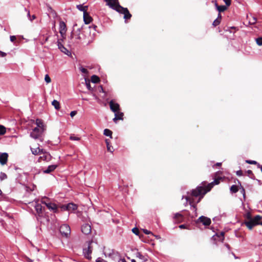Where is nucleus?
Wrapping results in <instances>:
<instances>
[{
  "mask_svg": "<svg viewBox=\"0 0 262 262\" xmlns=\"http://www.w3.org/2000/svg\"><path fill=\"white\" fill-rule=\"evenodd\" d=\"M32 122L36 126L30 133V136L35 139H38L46 130V125L41 120L39 119H36L35 121H32Z\"/></svg>",
  "mask_w": 262,
  "mask_h": 262,
  "instance_id": "obj_1",
  "label": "nucleus"
},
{
  "mask_svg": "<svg viewBox=\"0 0 262 262\" xmlns=\"http://www.w3.org/2000/svg\"><path fill=\"white\" fill-rule=\"evenodd\" d=\"M107 5L117 10L118 12L124 14V19H129L132 15L127 8H124L118 4V0H105Z\"/></svg>",
  "mask_w": 262,
  "mask_h": 262,
  "instance_id": "obj_2",
  "label": "nucleus"
},
{
  "mask_svg": "<svg viewBox=\"0 0 262 262\" xmlns=\"http://www.w3.org/2000/svg\"><path fill=\"white\" fill-rule=\"evenodd\" d=\"M219 180H215L213 182L208 185L207 190H206L203 187H198L195 189L193 190L192 191V194L194 196H201L203 198V195L207 192L209 191L211 187L214 184H218L219 183Z\"/></svg>",
  "mask_w": 262,
  "mask_h": 262,
  "instance_id": "obj_3",
  "label": "nucleus"
},
{
  "mask_svg": "<svg viewBox=\"0 0 262 262\" xmlns=\"http://www.w3.org/2000/svg\"><path fill=\"white\" fill-rule=\"evenodd\" d=\"M262 219V217L259 215H257L251 220V221H246L244 224L247 228L251 230L255 226L260 224L259 221Z\"/></svg>",
  "mask_w": 262,
  "mask_h": 262,
  "instance_id": "obj_4",
  "label": "nucleus"
},
{
  "mask_svg": "<svg viewBox=\"0 0 262 262\" xmlns=\"http://www.w3.org/2000/svg\"><path fill=\"white\" fill-rule=\"evenodd\" d=\"M41 202L42 204H45L49 210H51L55 212L57 211V206L55 204L49 202V201L47 198H42L41 199Z\"/></svg>",
  "mask_w": 262,
  "mask_h": 262,
  "instance_id": "obj_5",
  "label": "nucleus"
},
{
  "mask_svg": "<svg viewBox=\"0 0 262 262\" xmlns=\"http://www.w3.org/2000/svg\"><path fill=\"white\" fill-rule=\"evenodd\" d=\"M92 242H89L88 243V247L83 249V254L85 257L88 259H91V254L93 250V247L92 246Z\"/></svg>",
  "mask_w": 262,
  "mask_h": 262,
  "instance_id": "obj_6",
  "label": "nucleus"
},
{
  "mask_svg": "<svg viewBox=\"0 0 262 262\" xmlns=\"http://www.w3.org/2000/svg\"><path fill=\"white\" fill-rule=\"evenodd\" d=\"M60 232L63 235L68 236L71 232V229L69 225L64 224L60 227Z\"/></svg>",
  "mask_w": 262,
  "mask_h": 262,
  "instance_id": "obj_7",
  "label": "nucleus"
},
{
  "mask_svg": "<svg viewBox=\"0 0 262 262\" xmlns=\"http://www.w3.org/2000/svg\"><path fill=\"white\" fill-rule=\"evenodd\" d=\"M39 155L40 156L38 159L39 162H48L51 159V156L48 152L41 151Z\"/></svg>",
  "mask_w": 262,
  "mask_h": 262,
  "instance_id": "obj_8",
  "label": "nucleus"
},
{
  "mask_svg": "<svg viewBox=\"0 0 262 262\" xmlns=\"http://www.w3.org/2000/svg\"><path fill=\"white\" fill-rule=\"evenodd\" d=\"M62 209L64 210H68L69 211H73L77 209V206L73 203H69L66 205L61 206Z\"/></svg>",
  "mask_w": 262,
  "mask_h": 262,
  "instance_id": "obj_9",
  "label": "nucleus"
},
{
  "mask_svg": "<svg viewBox=\"0 0 262 262\" xmlns=\"http://www.w3.org/2000/svg\"><path fill=\"white\" fill-rule=\"evenodd\" d=\"M66 31L67 28L65 23L63 21H60L59 23V33L62 38H64Z\"/></svg>",
  "mask_w": 262,
  "mask_h": 262,
  "instance_id": "obj_10",
  "label": "nucleus"
},
{
  "mask_svg": "<svg viewBox=\"0 0 262 262\" xmlns=\"http://www.w3.org/2000/svg\"><path fill=\"white\" fill-rule=\"evenodd\" d=\"M81 231L85 234H89L91 232V226L89 224H84L81 226Z\"/></svg>",
  "mask_w": 262,
  "mask_h": 262,
  "instance_id": "obj_11",
  "label": "nucleus"
},
{
  "mask_svg": "<svg viewBox=\"0 0 262 262\" xmlns=\"http://www.w3.org/2000/svg\"><path fill=\"white\" fill-rule=\"evenodd\" d=\"M198 222L202 223L205 226H208L211 223V220L208 217L202 216L199 218Z\"/></svg>",
  "mask_w": 262,
  "mask_h": 262,
  "instance_id": "obj_12",
  "label": "nucleus"
},
{
  "mask_svg": "<svg viewBox=\"0 0 262 262\" xmlns=\"http://www.w3.org/2000/svg\"><path fill=\"white\" fill-rule=\"evenodd\" d=\"M110 106L111 110L114 113H116L119 110V105L118 103H115L113 100H111L110 102Z\"/></svg>",
  "mask_w": 262,
  "mask_h": 262,
  "instance_id": "obj_13",
  "label": "nucleus"
},
{
  "mask_svg": "<svg viewBox=\"0 0 262 262\" xmlns=\"http://www.w3.org/2000/svg\"><path fill=\"white\" fill-rule=\"evenodd\" d=\"M8 155L7 153H0V163L2 165L6 164L8 160Z\"/></svg>",
  "mask_w": 262,
  "mask_h": 262,
  "instance_id": "obj_14",
  "label": "nucleus"
},
{
  "mask_svg": "<svg viewBox=\"0 0 262 262\" xmlns=\"http://www.w3.org/2000/svg\"><path fill=\"white\" fill-rule=\"evenodd\" d=\"M115 117L113 119L114 122H116V121L118 120H122L123 119V114L121 112L118 111L115 113Z\"/></svg>",
  "mask_w": 262,
  "mask_h": 262,
  "instance_id": "obj_15",
  "label": "nucleus"
},
{
  "mask_svg": "<svg viewBox=\"0 0 262 262\" xmlns=\"http://www.w3.org/2000/svg\"><path fill=\"white\" fill-rule=\"evenodd\" d=\"M83 19L86 24H89L92 21V18L86 12L83 14Z\"/></svg>",
  "mask_w": 262,
  "mask_h": 262,
  "instance_id": "obj_16",
  "label": "nucleus"
},
{
  "mask_svg": "<svg viewBox=\"0 0 262 262\" xmlns=\"http://www.w3.org/2000/svg\"><path fill=\"white\" fill-rule=\"evenodd\" d=\"M58 48L60 51L67 55H69L70 52L59 41H58Z\"/></svg>",
  "mask_w": 262,
  "mask_h": 262,
  "instance_id": "obj_17",
  "label": "nucleus"
},
{
  "mask_svg": "<svg viewBox=\"0 0 262 262\" xmlns=\"http://www.w3.org/2000/svg\"><path fill=\"white\" fill-rule=\"evenodd\" d=\"M57 167L56 165H51L48 167V168L43 170V172L45 173H49L54 171Z\"/></svg>",
  "mask_w": 262,
  "mask_h": 262,
  "instance_id": "obj_18",
  "label": "nucleus"
},
{
  "mask_svg": "<svg viewBox=\"0 0 262 262\" xmlns=\"http://www.w3.org/2000/svg\"><path fill=\"white\" fill-rule=\"evenodd\" d=\"M31 149L33 155H40V154L42 151L39 147H31Z\"/></svg>",
  "mask_w": 262,
  "mask_h": 262,
  "instance_id": "obj_19",
  "label": "nucleus"
},
{
  "mask_svg": "<svg viewBox=\"0 0 262 262\" xmlns=\"http://www.w3.org/2000/svg\"><path fill=\"white\" fill-rule=\"evenodd\" d=\"M76 7L79 10L82 11L83 14L87 12L88 6H83L82 5H77Z\"/></svg>",
  "mask_w": 262,
  "mask_h": 262,
  "instance_id": "obj_20",
  "label": "nucleus"
},
{
  "mask_svg": "<svg viewBox=\"0 0 262 262\" xmlns=\"http://www.w3.org/2000/svg\"><path fill=\"white\" fill-rule=\"evenodd\" d=\"M52 105L54 107V108L56 110H59L60 108V105L59 102L56 100H54L52 102Z\"/></svg>",
  "mask_w": 262,
  "mask_h": 262,
  "instance_id": "obj_21",
  "label": "nucleus"
},
{
  "mask_svg": "<svg viewBox=\"0 0 262 262\" xmlns=\"http://www.w3.org/2000/svg\"><path fill=\"white\" fill-rule=\"evenodd\" d=\"M35 210L37 213L41 214L42 212V206L40 204H37L35 206Z\"/></svg>",
  "mask_w": 262,
  "mask_h": 262,
  "instance_id": "obj_22",
  "label": "nucleus"
},
{
  "mask_svg": "<svg viewBox=\"0 0 262 262\" xmlns=\"http://www.w3.org/2000/svg\"><path fill=\"white\" fill-rule=\"evenodd\" d=\"M221 14H219V16L217 17V18L214 20V21L213 22V24L212 25L214 26H217V25H219L221 22Z\"/></svg>",
  "mask_w": 262,
  "mask_h": 262,
  "instance_id": "obj_23",
  "label": "nucleus"
},
{
  "mask_svg": "<svg viewBox=\"0 0 262 262\" xmlns=\"http://www.w3.org/2000/svg\"><path fill=\"white\" fill-rule=\"evenodd\" d=\"M136 255L137 257L139 258V259L142 260L144 261H146L147 260V258L140 252H137Z\"/></svg>",
  "mask_w": 262,
  "mask_h": 262,
  "instance_id": "obj_24",
  "label": "nucleus"
},
{
  "mask_svg": "<svg viewBox=\"0 0 262 262\" xmlns=\"http://www.w3.org/2000/svg\"><path fill=\"white\" fill-rule=\"evenodd\" d=\"M104 135L106 136L110 137L111 138H112V132L108 129H105L104 130Z\"/></svg>",
  "mask_w": 262,
  "mask_h": 262,
  "instance_id": "obj_25",
  "label": "nucleus"
},
{
  "mask_svg": "<svg viewBox=\"0 0 262 262\" xmlns=\"http://www.w3.org/2000/svg\"><path fill=\"white\" fill-rule=\"evenodd\" d=\"M216 7L217 10L220 12H223L225 10H226L227 9V7L225 6H218V5H217V4H216Z\"/></svg>",
  "mask_w": 262,
  "mask_h": 262,
  "instance_id": "obj_26",
  "label": "nucleus"
},
{
  "mask_svg": "<svg viewBox=\"0 0 262 262\" xmlns=\"http://www.w3.org/2000/svg\"><path fill=\"white\" fill-rule=\"evenodd\" d=\"M91 81L92 82L96 83L99 81V78L96 75H93L91 77Z\"/></svg>",
  "mask_w": 262,
  "mask_h": 262,
  "instance_id": "obj_27",
  "label": "nucleus"
},
{
  "mask_svg": "<svg viewBox=\"0 0 262 262\" xmlns=\"http://www.w3.org/2000/svg\"><path fill=\"white\" fill-rule=\"evenodd\" d=\"M105 142H106V144L107 150L108 151H110V152H113V150H112V148H113L110 145V140L108 139H106L105 140Z\"/></svg>",
  "mask_w": 262,
  "mask_h": 262,
  "instance_id": "obj_28",
  "label": "nucleus"
},
{
  "mask_svg": "<svg viewBox=\"0 0 262 262\" xmlns=\"http://www.w3.org/2000/svg\"><path fill=\"white\" fill-rule=\"evenodd\" d=\"M6 132V127L2 125H0V135H4Z\"/></svg>",
  "mask_w": 262,
  "mask_h": 262,
  "instance_id": "obj_29",
  "label": "nucleus"
},
{
  "mask_svg": "<svg viewBox=\"0 0 262 262\" xmlns=\"http://www.w3.org/2000/svg\"><path fill=\"white\" fill-rule=\"evenodd\" d=\"M78 39H79V40H84V42H86V43H90V42H91L92 41V39H93V37H91V38H88V40H86V38H82L81 36H78Z\"/></svg>",
  "mask_w": 262,
  "mask_h": 262,
  "instance_id": "obj_30",
  "label": "nucleus"
},
{
  "mask_svg": "<svg viewBox=\"0 0 262 262\" xmlns=\"http://www.w3.org/2000/svg\"><path fill=\"white\" fill-rule=\"evenodd\" d=\"M85 84L86 88L90 91L92 90V88L91 86L90 82L89 80H87L86 79H85Z\"/></svg>",
  "mask_w": 262,
  "mask_h": 262,
  "instance_id": "obj_31",
  "label": "nucleus"
},
{
  "mask_svg": "<svg viewBox=\"0 0 262 262\" xmlns=\"http://www.w3.org/2000/svg\"><path fill=\"white\" fill-rule=\"evenodd\" d=\"M230 190L233 193H235L238 191L237 187L236 185H232L230 188Z\"/></svg>",
  "mask_w": 262,
  "mask_h": 262,
  "instance_id": "obj_32",
  "label": "nucleus"
},
{
  "mask_svg": "<svg viewBox=\"0 0 262 262\" xmlns=\"http://www.w3.org/2000/svg\"><path fill=\"white\" fill-rule=\"evenodd\" d=\"M45 81L47 83H49L51 82V79L50 77V76L47 74L45 75Z\"/></svg>",
  "mask_w": 262,
  "mask_h": 262,
  "instance_id": "obj_33",
  "label": "nucleus"
},
{
  "mask_svg": "<svg viewBox=\"0 0 262 262\" xmlns=\"http://www.w3.org/2000/svg\"><path fill=\"white\" fill-rule=\"evenodd\" d=\"M245 217L247 219V221H251L252 219L251 213L249 212L245 214Z\"/></svg>",
  "mask_w": 262,
  "mask_h": 262,
  "instance_id": "obj_34",
  "label": "nucleus"
},
{
  "mask_svg": "<svg viewBox=\"0 0 262 262\" xmlns=\"http://www.w3.org/2000/svg\"><path fill=\"white\" fill-rule=\"evenodd\" d=\"M256 43L259 46L262 45V37H259L256 39Z\"/></svg>",
  "mask_w": 262,
  "mask_h": 262,
  "instance_id": "obj_35",
  "label": "nucleus"
},
{
  "mask_svg": "<svg viewBox=\"0 0 262 262\" xmlns=\"http://www.w3.org/2000/svg\"><path fill=\"white\" fill-rule=\"evenodd\" d=\"M7 178V175L5 173L1 172L0 174V179L3 180Z\"/></svg>",
  "mask_w": 262,
  "mask_h": 262,
  "instance_id": "obj_36",
  "label": "nucleus"
},
{
  "mask_svg": "<svg viewBox=\"0 0 262 262\" xmlns=\"http://www.w3.org/2000/svg\"><path fill=\"white\" fill-rule=\"evenodd\" d=\"M70 139L71 140H76V141H79L80 140V138L74 136H70Z\"/></svg>",
  "mask_w": 262,
  "mask_h": 262,
  "instance_id": "obj_37",
  "label": "nucleus"
},
{
  "mask_svg": "<svg viewBox=\"0 0 262 262\" xmlns=\"http://www.w3.org/2000/svg\"><path fill=\"white\" fill-rule=\"evenodd\" d=\"M132 231L133 233H134L136 235H138L139 234V230L137 228H134L132 229Z\"/></svg>",
  "mask_w": 262,
  "mask_h": 262,
  "instance_id": "obj_38",
  "label": "nucleus"
},
{
  "mask_svg": "<svg viewBox=\"0 0 262 262\" xmlns=\"http://www.w3.org/2000/svg\"><path fill=\"white\" fill-rule=\"evenodd\" d=\"M224 2L227 6H229L231 4V0H224Z\"/></svg>",
  "mask_w": 262,
  "mask_h": 262,
  "instance_id": "obj_39",
  "label": "nucleus"
},
{
  "mask_svg": "<svg viewBox=\"0 0 262 262\" xmlns=\"http://www.w3.org/2000/svg\"><path fill=\"white\" fill-rule=\"evenodd\" d=\"M246 162L249 163V164H257V162L255 161L247 160L246 161Z\"/></svg>",
  "mask_w": 262,
  "mask_h": 262,
  "instance_id": "obj_40",
  "label": "nucleus"
},
{
  "mask_svg": "<svg viewBox=\"0 0 262 262\" xmlns=\"http://www.w3.org/2000/svg\"><path fill=\"white\" fill-rule=\"evenodd\" d=\"M80 70L83 73H88V70L86 69H85V68H81L80 69Z\"/></svg>",
  "mask_w": 262,
  "mask_h": 262,
  "instance_id": "obj_41",
  "label": "nucleus"
},
{
  "mask_svg": "<svg viewBox=\"0 0 262 262\" xmlns=\"http://www.w3.org/2000/svg\"><path fill=\"white\" fill-rule=\"evenodd\" d=\"M77 114V112L75 111H72L71 113H70V116L71 117H73L74 116H75Z\"/></svg>",
  "mask_w": 262,
  "mask_h": 262,
  "instance_id": "obj_42",
  "label": "nucleus"
},
{
  "mask_svg": "<svg viewBox=\"0 0 262 262\" xmlns=\"http://www.w3.org/2000/svg\"><path fill=\"white\" fill-rule=\"evenodd\" d=\"M143 232L146 234H151V232L150 231L147 230V229H143Z\"/></svg>",
  "mask_w": 262,
  "mask_h": 262,
  "instance_id": "obj_43",
  "label": "nucleus"
},
{
  "mask_svg": "<svg viewBox=\"0 0 262 262\" xmlns=\"http://www.w3.org/2000/svg\"><path fill=\"white\" fill-rule=\"evenodd\" d=\"M96 262H106L105 260L101 258H98L96 260Z\"/></svg>",
  "mask_w": 262,
  "mask_h": 262,
  "instance_id": "obj_44",
  "label": "nucleus"
},
{
  "mask_svg": "<svg viewBox=\"0 0 262 262\" xmlns=\"http://www.w3.org/2000/svg\"><path fill=\"white\" fill-rule=\"evenodd\" d=\"M6 56V53L0 51V56L5 57Z\"/></svg>",
  "mask_w": 262,
  "mask_h": 262,
  "instance_id": "obj_45",
  "label": "nucleus"
},
{
  "mask_svg": "<svg viewBox=\"0 0 262 262\" xmlns=\"http://www.w3.org/2000/svg\"><path fill=\"white\" fill-rule=\"evenodd\" d=\"M252 18L253 19H252V20L250 21V23L251 24H254L256 23V18L255 17H253Z\"/></svg>",
  "mask_w": 262,
  "mask_h": 262,
  "instance_id": "obj_46",
  "label": "nucleus"
},
{
  "mask_svg": "<svg viewBox=\"0 0 262 262\" xmlns=\"http://www.w3.org/2000/svg\"><path fill=\"white\" fill-rule=\"evenodd\" d=\"M16 39V37L15 36H10V40L11 41H14Z\"/></svg>",
  "mask_w": 262,
  "mask_h": 262,
  "instance_id": "obj_47",
  "label": "nucleus"
},
{
  "mask_svg": "<svg viewBox=\"0 0 262 262\" xmlns=\"http://www.w3.org/2000/svg\"><path fill=\"white\" fill-rule=\"evenodd\" d=\"M180 216H181V214L180 213H176L174 216L176 218H179Z\"/></svg>",
  "mask_w": 262,
  "mask_h": 262,
  "instance_id": "obj_48",
  "label": "nucleus"
},
{
  "mask_svg": "<svg viewBox=\"0 0 262 262\" xmlns=\"http://www.w3.org/2000/svg\"><path fill=\"white\" fill-rule=\"evenodd\" d=\"M242 171H237L236 172V174L238 175V176H241L242 175Z\"/></svg>",
  "mask_w": 262,
  "mask_h": 262,
  "instance_id": "obj_49",
  "label": "nucleus"
},
{
  "mask_svg": "<svg viewBox=\"0 0 262 262\" xmlns=\"http://www.w3.org/2000/svg\"><path fill=\"white\" fill-rule=\"evenodd\" d=\"M119 262H126V261L124 258H122L119 260Z\"/></svg>",
  "mask_w": 262,
  "mask_h": 262,
  "instance_id": "obj_50",
  "label": "nucleus"
},
{
  "mask_svg": "<svg viewBox=\"0 0 262 262\" xmlns=\"http://www.w3.org/2000/svg\"><path fill=\"white\" fill-rule=\"evenodd\" d=\"M179 228L181 229H183L185 228V226L184 225H181L179 226Z\"/></svg>",
  "mask_w": 262,
  "mask_h": 262,
  "instance_id": "obj_51",
  "label": "nucleus"
},
{
  "mask_svg": "<svg viewBox=\"0 0 262 262\" xmlns=\"http://www.w3.org/2000/svg\"><path fill=\"white\" fill-rule=\"evenodd\" d=\"M185 199H186V200L187 202V201H189V202H190V199H189L188 196H186V197H185ZM191 202H190V204H191Z\"/></svg>",
  "mask_w": 262,
  "mask_h": 262,
  "instance_id": "obj_52",
  "label": "nucleus"
},
{
  "mask_svg": "<svg viewBox=\"0 0 262 262\" xmlns=\"http://www.w3.org/2000/svg\"><path fill=\"white\" fill-rule=\"evenodd\" d=\"M50 9L51 11H52V12L53 13V16H56V13L54 12H53V11L52 10V8H50Z\"/></svg>",
  "mask_w": 262,
  "mask_h": 262,
  "instance_id": "obj_53",
  "label": "nucleus"
},
{
  "mask_svg": "<svg viewBox=\"0 0 262 262\" xmlns=\"http://www.w3.org/2000/svg\"><path fill=\"white\" fill-rule=\"evenodd\" d=\"M90 28H89L88 29H85L84 31L85 32H88L90 31Z\"/></svg>",
  "mask_w": 262,
  "mask_h": 262,
  "instance_id": "obj_54",
  "label": "nucleus"
},
{
  "mask_svg": "<svg viewBox=\"0 0 262 262\" xmlns=\"http://www.w3.org/2000/svg\"><path fill=\"white\" fill-rule=\"evenodd\" d=\"M155 236L157 239H159V238H160V236H159V235H155Z\"/></svg>",
  "mask_w": 262,
  "mask_h": 262,
  "instance_id": "obj_55",
  "label": "nucleus"
},
{
  "mask_svg": "<svg viewBox=\"0 0 262 262\" xmlns=\"http://www.w3.org/2000/svg\"><path fill=\"white\" fill-rule=\"evenodd\" d=\"M216 165H217V166H220V165H221V163H217L216 164Z\"/></svg>",
  "mask_w": 262,
  "mask_h": 262,
  "instance_id": "obj_56",
  "label": "nucleus"
},
{
  "mask_svg": "<svg viewBox=\"0 0 262 262\" xmlns=\"http://www.w3.org/2000/svg\"><path fill=\"white\" fill-rule=\"evenodd\" d=\"M132 262H136V260L135 259H132L131 260Z\"/></svg>",
  "mask_w": 262,
  "mask_h": 262,
  "instance_id": "obj_57",
  "label": "nucleus"
},
{
  "mask_svg": "<svg viewBox=\"0 0 262 262\" xmlns=\"http://www.w3.org/2000/svg\"><path fill=\"white\" fill-rule=\"evenodd\" d=\"M32 18H33V19H35V15H33V16H32Z\"/></svg>",
  "mask_w": 262,
  "mask_h": 262,
  "instance_id": "obj_58",
  "label": "nucleus"
},
{
  "mask_svg": "<svg viewBox=\"0 0 262 262\" xmlns=\"http://www.w3.org/2000/svg\"><path fill=\"white\" fill-rule=\"evenodd\" d=\"M260 168L261 171V172H262V166H260Z\"/></svg>",
  "mask_w": 262,
  "mask_h": 262,
  "instance_id": "obj_59",
  "label": "nucleus"
},
{
  "mask_svg": "<svg viewBox=\"0 0 262 262\" xmlns=\"http://www.w3.org/2000/svg\"><path fill=\"white\" fill-rule=\"evenodd\" d=\"M28 15L29 16L30 15V12L29 11L28 12Z\"/></svg>",
  "mask_w": 262,
  "mask_h": 262,
  "instance_id": "obj_60",
  "label": "nucleus"
},
{
  "mask_svg": "<svg viewBox=\"0 0 262 262\" xmlns=\"http://www.w3.org/2000/svg\"><path fill=\"white\" fill-rule=\"evenodd\" d=\"M260 224L262 225V222L260 223Z\"/></svg>",
  "mask_w": 262,
  "mask_h": 262,
  "instance_id": "obj_61",
  "label": "nucleus"
}]
</instances>
